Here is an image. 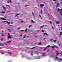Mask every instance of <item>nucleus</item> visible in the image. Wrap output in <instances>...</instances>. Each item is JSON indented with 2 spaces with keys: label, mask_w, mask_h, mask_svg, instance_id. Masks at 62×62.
Wrapping results in <instances>:
<instances>
[{
  "label": "nucleus",
  "mask_w": 62,
  "mask_h": 62,
  "mask_svg": "<svg viewBox=\"0 0 62 62\" xmlns=\"http://www.w3.org/2000/svg\"><path fill=\"white\" fill-rule=\"evenodd\" d=\"M6 18H2V17H0V19H2V20H7L5 19Z\"/></svg>",
  "instance_id": "f257e3e1"
},
{
  "label": "nucleus",
  "mask_w": 62,
  "mask_h": 62,
  "mask_svg": "<svg viewBox=\"0 0 62 62\" xmlns=\"http://www.w3.org/2000/svg\"><path fill=\"white\" fill-rule=\"evenodd\" d=\"M2 43L0 42V46H4V45L2 44Z\"/></svg>",
  "instance_id": "f03ea898"
},
{
  "label": "nucleus",
  "mask_w": 62,
  "mask_h": 62,
  "mask_svg": "<svg viewBox=\"0 0 62 62\" xmlns=\"http://www.w3.org/2000/svg\"><path fill=\"white\" fill-rule=\"evenodd\" d=\"M9 2H10V3H12V2L11 1V0H9V1L8 0V3H9Z\"/></svg>",
  "instance_id": "7ed1b4c3"
},
{
  "label": "nucleus",
  "mask_w": 62,
  "mask_h": 62,
  "mask_svg": "<svg viewBox=\"0 0 62 62\" xmlns=\"http://www.w3.org/2000/svg\"><path fill=\"white\" fill-rule=\"evenodd\" d=\"M46 35V36L48 35V34H47L46 33H44V36H45Z\"/></svg>",
  "instance_id": "20e7f679"
},
{
  "label": "nucleus",
  "mask_w": 62,
  "mask_h": 62,
  "mask_svg": "<svg viewBox=\"0 0 62 62\" xmlns=\"http://www.w3.org/2000/svg\"><path fill=\"white\" fill-rule=\"evenodd\" d=\"M11 38H12L11 36H9L8 37V38H10V39H11Z\"/></svg>",
  "instance_id": "39448f33"
},
{
  "label": "nucleus",
  "mask_w": 62,
  "mask_h": 62,
  "mask_svg": "<svg viewBox=\"0 0 62 62\" xmlns=\"http://www.w3.org/2000/svg\"><path fill=\"white\" fill-rule=\"evenodd\" d=\"M44 27V26H42L40 27V28H43V27Z\"/></svg>",
  "instance_id": "423d86ee"
},
{
  "label": "nucleus",
  "mask_w": 62,
  "mask_h": 62,
  "mask_svg": "<svg viewBox=\"0 0 62 62\" xmlns=\"http://www.w3.org/2000/svg\"><path fill=\"white\" fill-rule=\"evenodd\" d=\"M44 6V5L43 4H41L40 5V6L41 7H43V6Z\"/></svg>",
  "instance_id": "0eeeda50"
},
{
  "label": "nucleus",
  "mask_w": 62,
  "mask_h": 62,
  "mask_svg": "<svg viewBox=\"0 0 62 62\" xmlns=\"http://www.w3.org/2000/svg\"><path fill=\"white\" fill-rule=\"evenodd\" d=\"M11 42V41H8L7 42H8V43H9L10 42Z\"/></svg>",
  "instance_id": "6e6552de"
},
{
  "label": "nucleus",
  "mask_w": 62,
  "mask_h": 62,
  "mask_svg": "<svg viewBox=\"0 0 62 62\" xmlns=\"http://www.w3.org/2000/svg\"><path fill=\"white\" fill-rule=\"evenodd\" d=\"M2 22H3V23H6V22H7V21H2Z\"/></svg>",
  "instance_id": "1a4fd4ad"
},
{
  "label": "nucleus",
  "mask_w": 62,
  "mask_h": 62,
  "mask_svg": "<svg viewBox=\"0 0 62 62\" xmlns=\"http://www.w3.org/2000/svg\"><path fill=\"white\" fill-rule=\"evenodd\" d=\"M55 47L56 48H58V46H55Z\"/></svg>",
  "instance_id": "9d476101"
},
{
  "label": "nucleus",
  "mask_w": 62,
  "mask_h": 62,
  "mask_svg": "<svg viewBox=\"0 0 62 62\" xmlns=\"http://www.w3.org/2000/svg\"><path fill=\"white\" fill-rule=\"evenodd\" d=\"M27 28L25 30V32H27Z\"/></svg>",
  "instance_id": "9b49d317"
},
{
  "label": "nucleus",
  "mask_w": 62,
  "mask_h": 62,
  "mask_svg": "<svg viewBox=\"0 0 62 62\" xmlns=\"http://www.w3.org/2000/svg\"><path fill=\"white\" fill-rule=\"evenodd\" d=\"M5 13V12H2L1 13H2V14H3V13Z\"/></svg>",
  "instance_id": "f8f14e48"
},
{
  "label": "nucleus",
  "mask_w": 62,
  "mask_h": 62,
  "mask_svg": "<svg viewBox=\"0 0 62 62\" xmlns=\"http://www.w3.org/2000/svg\"><path fill=\"white\" fill-rule=\"evenodd\" d=\"M57 24H58V23H60L58 21H57L56 22Z\"/></svg>",
  "instance_id": "ddd939ff"
},
{
  "label": "nucleus",
  "mask_w": 62,
  "mask_h": 62,
  "mask_svg": "<svg viewBox=\"0 0 62 62\" xmlns=\"http://www.w3.org/2000/svg\"><path fill=\"white\" fill-rule=\"evenodd\" d=\"M3 44H5V45H7V44L6 43H4Z\"/></svg>",
  "instance_id": "4468645a"
},
{
  "label": "nucleus",
  "mask_w": 62,
  "mask_h": 62,
  "mask_svg": "<svg viewBox=\"0 0 62 62\" xmlns=\"http://www.w3.org/2000/svg\"><path fill=\"white\" fill-rule=\"evenodd\" d=\"M1 40V41H3L4 40V39H0Z\"/></svg>",
  "instance_id": "2eb2a0df"
},
{
  "label": "nucleus",
  "mask_w": 62,
  "mask_h": 62,
  "mask_svg": "<svg viewBox=\"0 0 62 62\" xmlns=\"http://www.w3.org/2000/svg\"><path fill=\"white\" fill-rule=\"evenodd\" d=\"M53 41L54 42H56V40H55L54 41Z\"/></svg>",
  "instance_id": "dca6fc26"
},
{
  "label": "nucleus",
  "mask_w": 62,
  "mask_h": 62,
  "mask_svg": "<svg viewBox=\"0 0 62 62\" xmlns=\"http://www.w3.org/2000/svg\"><path fill=\"white\" fill-rule=\"evenodd\" d=\"M46 49H47V48H46L45 49H44V51H45V50H46Z\"/></svg>",
  "instance_id": "f3484780"
},
{
  "label": "nucleus",
  "mask_w": 62,
  "mask_h": 62,
  "mask_svg": "<svg viewBox=\"0 0 62 62\" xmlns=\"http://www.w3.org/2000/svg\"><path fill=\"white\" fill-rule=\"evenodd\" d=\"M31 22L32 23H34V21H33V20H32Z\"/></svg>",
  "instance_id": "a211bd4d"
},
{
  "label": "nucleus",
  "mask_w": 62,
  "mask_h": 62,
  "mask_svg": "<svg viewBox=\"0 0 62 62\" xmlns=\"http://www.w3.org/2000/svg\"><path fill=\"white\" fill-rule=\"evenodd\" d=\"M54 47H55L54 46H52V48H54Z\"/></svg>",
  "instance_id": "6ab92c4d"
},
{
  "label": "nucleus",
  "mask_w": 62,
  "mask_h": 62,
  "mask_svg": "<svg viewBox=\"0 0 62 62\" xmlns=\"http://www.w3.org/2000/svg\"><path fill=\"white\" fill-rule=\"evenodd\" d=\"M62 32H61L60 33V35H62Z\"/></svg>",
  "instance_id": "aec40b11"
},
{
  "label": "nucleus",
  "mask_w": 62,
  "mask_h": 62,
  "mask_svg": "<svg viewBox=\"0 0 62 62\" xmlns=\"http://www.w3.org/2000/svg\"><path fill=\"white\" fill-rule=\"evenodd\" d=\"M41 44V43L40 42L39 43L38 45H40Z\"/></svg>",
  "instance_id": "412c9836"
},
{
  "label": "nucleus",
  "mask_w": 62,
  "mask_h": 62,
  "mask_svg": "<svg viewBox=\"0 0 62 62\" xmlns=\"http://www.w3.org/2000/svg\"><path fill=\"white\" fill-rule=\"evenodd\" d=\"M36 46H35V47H34L32 48L31 49H34V48H36Z\"/></svg>",
  "instance_id": "4be33fe9"
},
{
  "label": "nucleus",
  "mask_w": 62,
  "mask_h": 62,
  "mask_svg": "<svg viewBox=\"0 0 62 62\" xmlns=\"http://www.w3.org/2000/svg\"><path fill=\"white\" fill-rule=\"evenodd\" d=\"M60 60H61V61H62V59H61V58H60Z\"/></svg>",
  "instance_id": "5701e85b"
},
{
  "label": "nucleus",
  "mask_w": 62,
  "mask_h": 62,
  "mask_svg": "<svg viewBox=\"0 0 62 62\" xmlns=\"http://www.w3.org/2000/svg\"><path fill=\"white\" fill-rule=\"evenodd\" d=\"M19 15V14H17L16 15V16H17L18 15Z\"/></svg>",
  "instance_id": "b1692460"
},
{
  "label": "nucleus",
  "mask_w": 62,
  "mask_h": 62,
  "mask_svg": "<svg viewBox=\"0 0 62 62\" xmlns=\"http://www.w3.org/2000/svg\"><path fill=\"white\" fill-rule=\"evenodd\" d=\"M39 17H40V18H41V16H40V15H39Z\"/></svg>",
  "instance_id": "393cba45"
},
{
  "label": "nucleus",
  "mask_w": 62,
  "mask_h": 62,
  "mask_svg": "<svg viewBox=\"0 0 62 62\" xmlns=\"http://www.w3.org/2000/svg\"><path fill=\"white\" fill-rule=\"evenodd\" d=\"M8 30H9V31L10 32V29H8Z\"/></svg>",
  "instance_id": "a878e982"
},
{
  "label": "nucleus",
  "mask_w": 62,
  "mask_h": 62,
  "mask_svg": "<svg viewBox=\"0 0 62 62\" xmlns=\"http://www.w3.org/2000/svg\"><path fill=\"white\" fill-rule=\"evenodd\" d=\"M50 22L51 23V24H52V22H51V21H50Z\"/></svg>",
  "instance_id": "bb28decb"
},
{
  "label": "nucleus",
  "mask_w": 62,
  "mask_h": 62,
  "mask_svg": "<svg viewBox=\"0 0 62 62\" xmlns=\"http://www.w3.org/2000/svg\"><path fill=\"white\" fill-rule=\"evenodd\" d=\"M8 54H11V53L10 52H8Z\"/></svg>",
  "instance_id": "cd10ccee"
},
{
  "label": "nucleus",
  "mask_w": 62,
  "mask_h": 62,
  "mask_svg": "<svg viewBox=\"0 0 62 62\" xmlns=\"http://www.w3.org/2000/svg\"><path fill=\"white\" fill-rule=\"evenodd\" d=\"M23 31H24V30H21V32H23Z\"/></svg>",
  "instance_id": "c85d7f7f"
},
{
  "label": "nucleus",
  "mask_w": 62,
  "mask_h": 62,
  "mask_svg": "<svg viewBox=\"0 0 62 62\" xmlns=\"http://www.w3.org/2000/svg\"><path fill=\"white\" fill-rule=\"evenodd\" d=\"M26 35H25L24 36V38H25V37H26Z\"/></svg>",
  "instance_id": "c756f323"
},
{
  "label": "nucleus",
  "mask_w": 62,
  "mask_h": 62,
  "mask_svg": "<svg viewBox=\"0 0 62 62\" xmlns=\"http://www.w3.org/2000/svg\"><path fill=\"white\" fill-rule=\"evenodd\" d=\"M52 40H53L52 39H50V41H52Z\"/></svg>",
  "instance_id": "7c9ffc66"
},
{
  "label": "nucleus",
  "mask_w": 62,
  "mask_h": 62,
  "mask_svg": "<svg viewBox=\"0 0 62 62\" xmlns=\"http://www.w3.org/2000/svg\"><path fill=\"white\" fill-rule=\"evenodd\" d=\"M50 46L48 45V46H47V47H50Z\"/></svg>",
  "instance_id": "2f4dec72"
},
{
  "label": "nucleus",
  "mask_w": 62,
  "mask_h": 62,
  "mask_svg": "<svg viewBox=\"0 0 62 62\" xmlns=\"http://www.w3.org/2000/svg\"><path fill=\"white\" fill-rule=\"evenodd\" d=\"M7 23H8V24H9V23H10L8 22H7Z\"/></svg>",
  "instance_id": "473e14b6"
},
{
  "label": "nucleus",
  "mask_w": 62,
  "mask_h": 62,
  "mask_svg": "<svg viewBox=\"0 0 62 62\" xmlns=\"http://www.w3.org/2000/svg\"><path fill=\"white\" fill-rule=\"evenodd\" d=\"M58 11H60V10L59 9H58Z\"/></svg>",
  "instance_id": "72a5a7b5"
},
{
  "label": "nucleus",
  "mask_w": 62,
  "mask_h": 62,
  "mask_svg": "<svg viewBox=\"0 0 62 62\" xmlns=\"http://www.w3.org/2000/svg\"><path fill=\"white\" fill-rule=\"evenodd\" d=\"M32 15H33V16H34V13H32Z\"/></svg>",
  "instance_id": "f704fd0d"
},
{
  "label": "nucleus",
  "mask_w": 62,
  "mask_h": 62,
  "mask_svg": "<svg viewBox=\"0 0 62 62\" xmlns=\"http://www.w3.org/2000/svg\"><path fill=\"white\" fill-rule=\"evenodd\" d=\"M58 7V5H57L56 6V8H57V7Z\"/></svg>",
  "instance_id": "c9c22d12"
},
{
  "label": "nucleus",
  "mask_w": 62,
  "mask_h": 62,
  "mask_svg": "<svg viewBox=\"0 0 62 62\" xmlns=\"http://www.w3.org/2000/svg\"><path fill=\"white\" fill-rule=\"evenodd\" d=\"M31 55H33V53H32L31 54Z\"/></svg>",
  "instance_id": "e433bc0d"
},
{
  "label": "nucleus",
  "mask_w": 62,
  "mask_h": 62,
  "mask_svg": "<svg viewBox=\"0 0 62 62\" xmlns=\"http://www.w3.org/2000/svg\"><path fill=\"white\" fill-rule=\"evenodd\" d=\"M42 32H44V31L43 30H42Z\"/></svg>",
  "instance_id": "4c0bfd02"
},
{
  "label": "nucleus",
  "mask_w": 62,
  "mask_h": 62,
  "mask_svg": "<svg viewBox=\"0 0 62 62\" xmlns=\"http://www.w3.org/2000/svg\"><path fill=\"white\" fill-rule=\"evenodd\" d=\"M23 22H24V21H21V23H23Z\"/></svg>",
  "instance_id": "58836bf2"
},
{
  "label": "nucleus",
  "mask_w": 62,
  "mask_h": 62,
  "mask_svg": "<svg viewBox=\"0 0 62 62\" xmlns=\"http://www.w3.org/2000/svg\"><path fill=\"white\" fill-rule=\"evenodd\" d=\"M3 8L4 9L6 8L4 7H3Z\"/></svg>",
  "instance_id": "ea45409f"
},
{
  "label": "nucleus",
  "mask_w": 62,
  "mask_h": 62,
  "mask_svg": "<svg viewBox=\"0 0 62 62\" xmlns=\"http://www.w3.org/2000/svg\"><path fill=\"white\" fill-rule=\"evenodd\" d=\"M8 36H9V35H10L9 33H8Z\"/></svg>",
  "instance_id": "a19ab883"
},
{
  "label": "nucleus",
  "mask_w": 62,
  "mask_h": 62,
  "mask_svg": "<svg viewBox=\"0 0 62 62\" xmlns=\"http://www.w3.org/2000/svg\"><path fill=\"white\" fill-rule=\"evenodd\" d=\"M56 58L57 59L58 58V57H56Z\"/></svg>",
  "instance_id": "79ce46f5"
},
{
  "label": "nucleus",
  "mask_w": 62,
  "mask_h": 62,
  "mask_svg": "<svg viewBox=\"0 0 62 62\" xmlns=\"http://www.w3.org/2000/svg\"><path fill=\"white\" fill-rule=\"evenodd\" d=\"M59 3H58L57 5V6H58V5H59Z\"/></svg>",
  "instance_id": "37998d69"
},
{
  "label": "nucleus",
  "mask_w": 62,
  "mask_h": 62,
  "mask_svg": "<svg viewBox=\"0 0 62 62\" xmlns=\"http://www.w3.org/2000/svg\"><path fill=\"white\" fill-rule=\"evenodd\" d=\"M43 55L44 56V55H45V54H43Z\"/></svg>",
  "instance_id": "c03bdc74"
},
{
  "label": "nucleus",
  "mask_w": 62,
  "mask_h": 62,
  "mask_svg": "<svg viewBox=\"0 0 62 62\" xmlns=\"http://www.w3.org/2000/svg\"><path fill=\"white\" fill-rule=\"evenodd\" d=\"M56 54L57 55H58V54H59L57 53Z\"/></svg>",
  "instance_id": "a18cd8bd"
},
{
  "label": "nucleus",
  "mask_w": 62,
  "mask_h": 62,
  "mask_svg": "<svg viewBox=\"0 0 62 62\" xmlns=\"http://www.w3.org/2000/svg\"><path fill=\"white\" fill-rule=\"evenodd\" d=\"M31 25H30V26H29V27H31Z\"/></svg>",
  "instance_id": "49530a36"
},
{
  "label": "nucleus",
  "mask_w": 62,
  "mask_h": 62,
  "mask_svg": "<svg viewBox=\"0 0 62 62\" xmlns=\"http://www.w3.org/2000/svg\"><path fill=\"white\" fill-rule=\"evenodd\" d=\"M1 54H4V53H2Z\"/></svg>",
  "instance_id": "de8ad7c7"
},
{
  "label": "nucleus",
  "mask_w": 62,
  "mask_h": 62,
  "mask_svg": "<svg viewBox=\"0 0 62 62\" xmlns=\"http://www.w3.org/2000/svg\"><path fill=\"white\" fill-rule=\"evenodd\" d=\"M60 54H61V55H62V53H60Z\"/></svg>",
  "instance_id": "09e8293b"
},
{
  "label": "nucleus",
  "mask_w": 62,
  "mask_h": 62,
  "mask_svg": "<svg viewBox=\"0 0 62 62\" xmlns=\"http://www.w3.org/2000/svg\"><path fill=\"white\" fill-rule=\"evenodd\" d=\"M42 11L41 10V13H42Z\"/></svg>",
  "instance_id": "8fccbe9b"
},
{
  "label": "nucleus",
  "mask_w": 62,
  "mask_h": 62,
  "mask_svg": "<svg viewBox=\"0 0 62 62\" xmlns=\"http://www.w3.org/2000/svg\"><path fill=\"white\" fill-rule=\"evenodd\" d=\"M62 11H61V12H60V13H61H61H62Z\"/></svg>",
  "instance_id": "3c124183"
},
{
  "label": "nucleus",
  "mask_w": 62,
  "mask_h": 62,
  "mask_svg": "<svg viewBox=\"0 0 62 62\" xmlns=\"http://www.w3.org/2000/svg\"><path fill=\"white\" fill-rule=\"evenodd\" d=\"M21 36H22V34H21L20 35V37H21Z\"/></svg>",
  "instance_id": "603ef678"
},
{
  "label": "nucleus",
  "mask_w": 62,
  "mask_h": 62,
  "mask_svg": "<svg viewBox=\"0 0 62 62\" xmlns=\"http://www.w3.org/2000/svg\"><path fill=\"white\" fill-rule=\"evenodd\" d=\"M45 39V38H44V39H43V40H44V39Z\"/></svg>",
  "instance_id": "864d4df0"
},
{
  "label": "nucleus",
  "mask_w": 62,
  "mask_h": 62,
  "mask_svg": "<svg viewBox=\"0 0 62 62\" xmlns=\"http://www.w3.org/2000/svg\"><path fill=\"white\" fill-rule=\"evenodd\" d=\"M7 6H9V5H7Z\"/></svg>",
  "instance_id": "5fc2aeb1"
},
{
  "label": "nucleus",
  "mask_w": 62,
  "mask_h": 62,
  "mask_svg": "<svg viewBox=\"0 0 62 62\" xmlns=\"http://www.w3.org/2000/svg\"><path fill=\"white\" fill-rule=\"evenodd\" d=\"M27 6H28V5H26V7H27Z\"/></svg>",
  "instance_id": "6e6d98bb"
},
{
  "label": "nucleus",
  "mask_w": 62,
  "mask_h": 62,
  "mask_svg": "<svg viewBox=\"0 0 62 62\" xmlns=\"http://www.w3.org/2000/svg\"><path fill=\"white\" fill-rule=\"evenodd\" d=\"M55 0H53V1H55Z\"/></svg>",
  "instance_id": "4d7b16f0"
},
{
  "label": "nucleus",
  "mask_w": 62,
  "mask_h": 62,
  "mask_svg": "<svg viewBox=\"0 0 62 62\" xmlns=\"http://www.w3.org/2000/svg\"><path fill=\"white\" fill-rule=\"evenodd\" d=\"M2 36H4V35L2 34Z\"/></svg>",
  "instance_id": "13d9d810"
},
{
  "label": "nucleus",
  "mask_w": 62,
  "mask_h": 62,
  "mask_svg": "<svg viewBox=\"0 0 62 62\" xmlns=\"http://www.w3.org/2000/svg\"><path fill=\"white\" fill-rule=\"evenodd\" d=\"M61 10H62V8L61 9Z\"/></svg>",
  "instance_id": "bf43d9fd"
},
{
  "label": "nucleus",
  "mask_w": 62,
  "mask_h": 62,
  "mask_svg": "<svg viewBox=\"0 0 62 62\" xmlns=\"http://www.w3.org/2000/svg\"><path fill=\"white\" fill-rule=\"evenodd\" d=\"M61 45V44H59V45H58L60 46V45Z\"/></svg>",
  "instance_id": "052dcab7"
},
{
  "label": "nucleus",
  "mask_w": 62,
  "mask_h": 62,
  "mask_svg": "<svg viewBox=\"0 0 62 62\" xmlns=\"http://www.w3.org/2000/svg\"><path fill=\"white\" fill-rule=\"evenodd\" d=\"M35 37L36 38H37V36H35Z\"/></svg>",
  "instance_id": "680f3d73"
},
{
  "label": "nucleus",
  "mask_w": 62,
  "mask_h": 62,
  "mask_svg": "<svg viewBox=\"0 0 62 62\" xmlns=\"http://www.w3.org/2000/svg\"><path fill=\"white\" fill-rule=\"evenodd\" d=\"M54 28V27H52V28Z\"/></svg>",
  "instance_id": "e2e57ef3"
},
{
  "label": "nucleus",
  "mask_w": 62,
  "mask_h": 62,
  "mask_svg": "<svg viewBox=\"0 0 62 62\" xmlns=\"http://www.w3.org/2000/svg\"><path fill=\"white\" fill-rule=\"evenodd\" d=\"M53 50H54V49H53Z\"/></svg>",
  "instance_id": "0e129e2a"
},
{
  "label": "nucleus",
  "mask_w": 62,
  "mask_h": 62,
  "mask_svg": "<svg viewBox=\"0 0 62 62\" xmlns=\"http://www.w3.org/2000/svg\"><path fill=\"white\" fill-rule=\"evenodd\" d=\"M61 15L62 16V13H61Z\"/></svg>",
  "instance_id": "69168bd1"
},
{
  "label": "nucleus",
  "mask_w": 62,
  "mask_h": 62,
  "mask_svg": "<svg viewBox=\"0 0 62 62\" xmlns=\"http://www.w3.org/2000/svg\"><path fill=\"white\" fill-rule=\"evenodd\" d=\"M18 29H20V28H18Z\"/></svg>",
  "instance_id": "338daca9"
},
{
  "label": "nucleus",
  "mask_w": 62,
  "mask_h": 62,
  "mask_svg": "<svg viewBox=\"0 0 62 62\" xmlns=\"http://www.w3.org/2000/svg\"><path fill=\"white\" fill-rule=\"evenodd\" d=\"M13 23V22H12V23Z\"/></svg>",
  "instance_id": "774afa93"
}]
</instances>
